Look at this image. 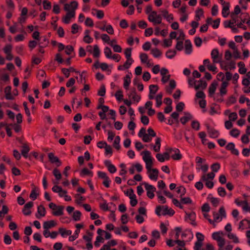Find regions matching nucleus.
<instances>
[{"mask_svg": "<svg viewBox=\"0 0 250 250\" xmlns=\"http://www.w3.org/2000/svg\"><path fill=\"white\" fill-rule=\"evenodd\" d=\"M146 13L148 14V20L153 22L154 24H158L162 23V18L161 15L158 14L155 11H152V7L151 5L146 6Z\"/></svg>", "mask_w": 250, "mask_h": 250, "instance_id": "nucleus-1", "label": "nucleus"}, {"mask_svg": "<svg viewBox=\"0 0 250 250\" xmlns=\"http://www.w3.org/2000/svg\"><path fill=\"white\" fill-rule=\"evenodd\" d=\"M175 244H177V246L174 248V250H187L185 248V242L184 241L176 240L173 241L169 239L167 241V244L170 247H173Z\"/></svg>", "mask_w": 250, "mask_h": 250, "instance_id": "nucleus-2", "label": "nucleus"}, {"mask_svg": "<svg viewBox=\"0 0 250 250\" xmlns=\"http://www.w3.org/2000/svg\"><path fill=\"white\" fill-rule=\"evenodd\" d=\"M162 209V214L163 215H166L167 214L169 215H173L175 213V211L172 208H168L167 206H158L156 207L155 209L156 214L158 216H160L161 215L160 212Z\"/></svg>", "mask_w": 250, "mask_h": 250, "instance_id": "nucleus-3", "label": "nucleus"}, {"mask_svg": "<svg viewBox=\"0 0 250 250\" xmlns=\"http://www.w3.org/2000/svg\"><path fill=\"white\" fill-rule=\"evenodd\" d=\"M213 216L214 221L216 222H219L222 220V218L226 217V213L224 207H221L219 210V212H213Z\"/></svg>", "mask_w": 250, "mask_h": 250, "instance_id": "nucleus-4", "label": "nucleus"}, {"mask_svg": "<svg viewBox=\"0 0 250 250\" xmlns=\"http://www.w3.org/2000/svg\"><path fill=\"white\" fill-rule=\"evenodd\" d=\"M197 238V241L195 243L194 247V250H204L203 248H202V241L204 239V236L200 232H197L196 234Z\"/></svg>", "mask_w": 250, "mask_h": 250, "instance_id": "nucleus-5", "label": "nucleus"}, {"mask_svg": "<svg viewBox=\"0 0 250 250\" xmlns=\"http://www.w3.org/2000/svg\"><path fill=\"white\" fill-rule=\"evenodd\" d=\"M48 157L49 161L52 164H55L57 167H60L62 165V162L59 158L55 156L54 154L52 152L48 154Z\"/></svg>", "mask_w": 250, "mask_h": 250, "instance_id": "nucleus-6", "label": "nucleus"}, {"mask_svg": "<svg viewBox=\"0 0 250 250\" xmlns=\"http://www.w3.org/2000/svg\"><path fill=\"white\" fill-rule=\"evenodd\" d=\"M194 88L196 90H198L199 89H205L207 86V83L202 80L199 81H195L194 82Z\"/></svg>", "mask_w": 250, "mask_h": 250, "instance_id": "nucleus-7", "label": "nucleus"}, {"mask_svg": "<svg viewBox=\"0 0 250 250\" xmlns=\"http://www.w3.org/2000/svg\"><path fill=\"white\" fill-rule=\"evenodd\" d=\"M208 132L211 138H216L219 136V132L208 125H207Z\"/></svg>", "mask_w": 250, "mask_h": 250, "instance_id": "nucleus-8", "label": "nucleus"}, {"mask_svg": "<svg viewBox=\"0 0 250 250\" xmlns=\"http://www.w3.org/2000/svg\"><path fill=\"white\" fill-rule=\"evenodd\" d=\"M33 206V203L31 201L28 202L26 203L23 209H22V213L25 215H29L31 213V211H30V208Z\"/></svg>", "mask_w": 250, "mask_h": 250, "instance_id": "nucleus-9", "label": "nucleus"}, {"mask_svg": "<svg viewBox=\"0 0 250 250\" xmlns=\"http://www.w3.org/2000/svg\"><path fill=\"white\" fill-rule=\"evenodd\" d=\"M78 4L77 1H73L70 4H65L64 6V9L65 11H68L72 10L71 11H74L75 12V10L78 7Z\"/></svg>", "mask_w": 250, "mask_h": 250, "instance_id": "nucleus-10", "label": "nucleus"}, {"mask_svg": "<svg viewBox=\"0 0 250 250\" xmlns=\"http://www.w3.org/2000/svg\"><path fill=\"white\" fill-rule=\"evenodd\" d=\"M211 56L214 63H218L220 62V58L219 57V51L217 49H213L212 50Z\"/></svg>", "mask_w": 250, "mask_h": 250, "instance_id": "nucleus-11", "label": "nucleus"}, {"mask_svg": "<svg viewBox=\"0 0 250 250\" xmlns=\"http://www.w3.org/2000/svg\"><path fill=\"white\" fill-rule=\"evenodd\" d=\"M169 151L174 152V154L171 155V158L175 160H180L182 158V155L180 154V150L177 148H169Z\"/></svg>", "mask_w": 250, "mask_h": 250, "instance_id": "nucleus-12", "label": "nucleus"}, {"mask_svg": "<svg viewBox=\"0 0 250 250\" xmlns=\"http://www.w3.org/2000/svg\"><path fill=\"white\" fill-rule=\"evenodd\" d=\"M75 13L74 11H70L67 13L62 21L65 24H68L70 22V19L75 16Z\"/></svg>", "mask_w": 250, "mask_h": 250, "instance_id": "nucleus-13", "label": "nucleus"}, {"mask_svg": "<svg viewBox=\"0 0 250 250\" xmlns=\"http://www.w3.org/2000/svg\"><path fill=\"white\" fill-rule=\"evenodd\" d=\"M104 164L105 167H107L108 171L110 173H114L116 171L117 169L116 167L111 163L110 161L105 160L104 162Z\"/></svg>", "mask_w": 250, "mask_h": 250, "instance_id": "nucleus-14", "label": "nucleus"}, {"mask_svg": "<svg viewBox=\"0 0 250 250\" xmlns=\"http://www.w3.org/2000/svg\"><path fill=\"white\" fill-rule=\"evenodd\" d=\"M128 97L136 102H139L141 99V97L137 94L135 89H133L130 92Z\"/></svg>", "mask_w": 250, "mask_h": 250, "instance_id": "nucleus-15", "label": "nucleus"}, {"mask_svg": "<svg viewBox=\"0 0 250 250\" xmlns=\"http://www.w3.org/2000/svg\"><path fill=\"white\" fill-rule=\"evenodd\" d=\"M186 219L187 220L188 218L191 221V224L193 226H196V223H195V218H196V214L194 212H192L190 213H186V216L185 217Z\"/></svg>", "mask_w": 250, "mask_h": 250, "instance_id": "nucleus-16", "label": "nucleus"}, {"mask_svg": "<svg viewBox=\"0 0 250 250\" xmlns=\"http://www.w3.org/2000/svg\"><path fill=\"white\" fill-rule=\"evenodd\" d=\"M228 83L227 82H223L220 88V94L221 96H223L227 93V87L228 86Z\"/></svg>", "mask_w": 250, "mask_h": 250, "instance_id": "nucleus-17", "label": "nucleus"}, {"mask_svg": "<svg viewBox=\"0 0 250 250\" xmlns=\"http://www.w3.org/2000/svg\"><path fill=\"white\" fill-rule=\"evenodd\" d=\"M30 151V147L29 146L27 145V144H23L22 146V149L21 150V153L22 156L25 158H27L28 157V153L29 151Z\"/></svg>", "mask_w": 250, "mask_h": 250, "instance_id": "nucleus-18", "label": "nucleus"}, {"mask_svg": "<svg viewBox=\"0 0 250 250\" xmlns=\"http://www.w3.org/2000/svg\"><path fill=\"white\" fill-rule=\"evenodd\" d=\"M217 83L216 82H213L209 86L208 88V96L212 97L213 95L214 94Z\"/></svg>", "mask_w": 250, "mask_h": 250, "instance_id": "nucleus-19", "label": "nucleus"}, {"mask_svg": "<svg viewBox=\"0 0 250 250\" xmlns=\"http://www.w3.org/2000/svg\"><path fill=\"white\" fill-rule=\"evenodd\" d=\"M64 207L62 206H58L57 208V209L55 210H53L52 212V214L54 216H61L63 214V209Z\"/></svg>", "mask_w": 250, "mask_h": 250, "instance_id": "nucleus-20", "label": "nucleus"}, {"mask_svg": "<svg viewBox=\"0 0 250 250\" xmlns=\"http://www.w3.org/2000/svg\"><path fill=\"white\" fill-rule=\"evenodd\" d=\"M56 223L54 220L44 222L43 225L44 229H49L56 225Z\"/></svg>", "mask_w": 250, "mask_h": 250, "instance_id": "nucleus-21", "label": "nucleus"}, {"mask_svg": "<svg viewBox=\"0 0 250 250\" xmlns=\"http://www.w3.org/2000/svg\"><path fill=\"white\" fill-rule=\"evenodd\" d=\"M185 116L180 119V121L183 125H185L188 121L192 118V116L190 113L185 112Z\"/></svg>", "mask_w": 250, "mask_h": 250, "instance_id": "nucleus-22", "label": "nucleus"}, {"mask_svg": "<svg viewBox=\"0 0 250 250\" xmlns=\"http://www.w3.org/2000/svg\"><path fill=\"white\" fill-rule=\"evenodd\" d=\"M192 52V44L189 40H187L185 41V53L187 54H189Z\"/></svg>", "mask_w": 250, "mask_h": 250, "instance_id": "nucleus-23", "label": "nucleus"}, {"mask_svg": "<svg viewBox=\"0 0 250 250\" xmlns=\"http://www.w3.org/2000/svg\"><path fill=\"white\" fill-rule=\"evenodd\" d=\"M143 154V159L145 162L147 161L152 160L151 153L148 150H145L142 152Z\"/></svg>", "mask_w": 250, "mask_h": 250, "instance_id": "nucleus-24", "label": "nucleus"}, {"mask_svg": "<svg viewBox=\"0 0 250 250\" xmlns=\"http://www.w3.org/2000/svg\"><path fill=\"white\" fill-rule=\"evenodd\" d=\"M59 232L61 234L62 237H65L66 236L70 235L72 233V231L70 230H66V229L60 228L59 229Z\"/></svg>", "mask_w": 250, "mask_h": 250, "instance_id": "nucleus-25", "label": "nucleus"}, {"mask_svg": "<svg viewBox=\"0 0 250 250\" xmlns=\"http://www.w3.org/2000/svg\"><path fill=\"white\" fill-rule=\"evenodd\" d=\"M151 171H152V173L149 174V178L151 180L156 181L158 177V170L156 168H153Z\"/></svg>", "mask_w": 250, "mask_h": 250, "instance_id": "nucleus-26", "label": "nucleus"}, {"mask_svg": "<svg viewBox=\"0 0 250 250\" xmlns=\"http://www.w3.org/2000/svg\"><path fill=\"white\" fill-rule=\"evenodd\" d=\"M215 177V174L214 172H212L210 173H208L207 174H203L201 177V180L202 181H207L209 179L213 180Z\"/></svg>", "mask_w": 250, "mask_h": 250, "instance_id": "nucleus-27", "label": "nucleus"}, {"mask_svg": "<svg viewBox=\"0 0 250 250\" xmlns=\"http://www.w3.org/2000/svg\"><path fill=\"white\" fill-rule=\"evenodd\" d=\"M124 87L125 89H128L131 83V79L128 75H126L124 79Z\"/></svg>", "mask_w": 250, "mask_h": 250, "instance_id": "nucleus-28", "label": "nucleus"}, {"mask_svg": "<svg viewBox=\"0 0 250 250\" xmlns=\"http://www.w3.org/2000/svg\"><path fill=\"white\" fill-rule=\"evenodd\" d=\"M229 3H227L226 5L223 6L222 14L224 17L226 18L229 14Z\"/></svg>", "mask_w": 250, "mask_h": 250, "instance_id": "nucleus-29", "label": "nucleus"}, {"mask_svg": "<svg viewBox=\"0 0 250 250\" xmlns=\"http://www.w3.org/2000/svg\"><path fill=\"white\" fill-rule=\"evenodd\" d=\"M161 139L159 137H157L155 141V145L153 146V149L155 152H159L161 147Z\"/></svg>", "mask_w": 250, "mask_h": 250, "instance_id": "nucleus-30", "label": "nucleus"}, {"mask_svg": "<svg viewBox=\"0 0 250 250\" xmlns=\"http://www.w3.org/2000/svg\"><path fill=\"white\" fill-rule=\"evenodd\" d=\"M140 58L142 62L146 63L147 65H148L149 60L148 59V56L146 53H141L140 55Z\"/></svg>", "mask_w": 250, "mask_h": 250, "instance_id": "nucleus-31", "label": "nucleus"}, {"mask_svg": "<svg viewBox=\"0 0 250 250\" xmlns=\"http://www.w3.org/2000/svg\"><path fill=\"white\" fill-rule=\"evenodd\" d=\"M163 94L162 93H159L156 97L155 100L156 101V106L159 107L162 104Z\"/></svg>", "mask_w": 250, "mask_h": 250, "instance_id": "nucleus-32", "label": "nucleus"}, {"mask_svg": "<svg viewBox=\"0 0 250 250\" xmlns=\"http://www.w3.org/2000/svg\"><path fill=\"white\" fill-rule=\"evenodd\" d=\"M38 213L41 216H44L45 215L46 211L45 208L42 205H40L38 207Z\"/></svg>", "mask_w": 250, "mask_h": 250, "instance_id": "nucleus-33", "label": "nucleus"}, {"mask_svg": "<svg viewBox=\"0 0 250 250\" xmlns=\"http://www.w3.org/2000/svg\"><path fill=\"white\" fill-rule=\"evenodd\" d=\"M80 175L82 176L85 175H90V176H92L93 173L91 171L89 170L87 168H84L81 171Z\"/></svg>", "mask_w": 250, "mask_h": 250, "instance_id": "nucleus-34", "label": "nucleus"}, {"mask_svg": "<svg viewBox=\"0 0 250 250\" xmlns=\"http://www.w3.org/2000/svg\"><path fill=\"white\" fill-rule=\"evenodd\" d=\"M120 137L119 136H117L115 137V139L114 141L113 146L117 150H119L120 148Z\"/></svg>", "mask_w": 250, "mask_h": 250, "instance_id": "nucleus-35", "label": "nucleus"}, {"mask_svg": "<svg viewBox=\"0 0 250 250\" xmlns=\"http://www.w3.org/2000/svg\"><path fill=\"white\" fill-rule=\"evenodd\" d=\"M151 53L155 58H158L162 55V52L157 48L152 49Z\"/></svg>", "mask_w": 250, "mask_h": 250, "instance_id": "nucleus-36", "label": "nucleus"}, {"mask_svg": "<svg viewBox=\"0 0 250 250\" xmlns=\"http://www.w3.org/2000/svg\"><path fill=\"white\" fill-rule=\"evenodd\" d=\"M176 51L174 50H168L166 54V55L167 58L169 59H172L176 55Z\"/></svg>", "mask_w": 250, "mask_h": 250, "instance_id": "nucleus-37", "label": "nucleus"}, {"mask_svg": "<svg viewBox=\"0 0 250 250\" xmlns=\"http://www.w3.org/2000/svg\"><path fill=\"white\" fill-rule=\"evenodd\" d=\"M53 174L57 180H59L62 178V174L58 169L54 168L53 171Z\"/></svg>", "mask_w": 250, "mask_h": 250, "instance_id": "nucleus-38", "label": "nucleus"}, {"mask_svg": "<svg viewBox=\"0 0 250 250\" xmlns=\"http://www.w3.org/2000/svg\"><path fill=\"white\" fill-rule=\"evenodd\" d=\"M100 51L98 45H95L93 47V56L95 58H98L100 56Z\"/></svg>", "mask_w": 250, "mask_h": 250, "instance_id": "nucleus-39", "label": "nucleus"}, {"mask_svg": "<svg viewBox=\"0 0 250 250\" xmlns=\"http://www.w3.org/2000/svg\"><path fill=\"white\" fill-rule=\"evenodd\" d=\"M81 212L80 211L76 210L74 212L73 214V219L75 221H79L81 219Z\"/></svg>", "mask_w": 250, "mask_h": 250, "instance_id": "nucleus-40", "label": "nucleus"}, {"mask_svg": "<svg viewBox=\"0 0 250 250\" xmlns=\"http://www.w3.org/2000/svg\"><path fill=\"white\" fill-rule=\"evenodd\" d=\"M150 94H155L158 90L159 87L157 85L151 84L149 86Z\"/></svg>", "mask_w": 250, "mask_h": 250, "instance_id": "nucleus-41", "label": "nucleus"}, {"mask_svg": "<svg viewBox=\"0 0 250 250\" xmlns=\"http://www.w3.org/2000/svg\"><path fill=\"white\" fill-rule=\"evenodd\" d=\"M169 86L171 89L169 90V88H167L166 91L169 93H171L172 92V90L174 89L176 87V83L174 80H171L170 81Z\"/></svg>", "mask_w": 250, "mask_h": 250, "instance_id": "nucleus-42", "label": "nucleus"}, {"mask_svg": "<svg viewBox=\"0 0 250 250\" xmlns=\"http://www.w3.org/2000/svg\"><path fill=\"white\" fill-rule=\"evenodd\" d=\"M228 237L229 239H232L233 242L235 243H238L239 242L238 237L232 233H229L228 234Z\"/></svg>", "mask_w": 250, "mask_h": 250, "instance_id": "nucleus-43", "label": "nucleus"}, {"mask_svg": "<svg viewBox=\"0 0 250 250\" xmlns=\"http://www.w3.org/2000/svg\"><path fill=\"white\" fill-rule=\"evenodd\" d=\"M220 168V165L218 163L213 164L211 166V169L213 172H216Z\"/></svg>", "mask_w": 250, "mask_h": 250, "instance_id": "nucleus-44", "label": "nucleus"}, {"mask_svg": "<svg viewBox=\"0 0 250 250\" xmlns=\"http://www.w3.org/2000/svg\"><path fill=\"white\" fill-rule=\"evenodd\" d=\"M204 11L202 9H199L196 11V15L195 18L197 21H199L200 20V17L203 16Z\"/></svg>", "mask_w": 250, "mask_h": 250, "instance_id": "nucleus-45", "label": "nucleus"}, {"mask_svg": "<svg viewBox=\"0 0 250 250\" xmlns=\"http://www.w3.org/2000/svg\"><path fill=\"white\" fill-rule=\"evenodd\" d=\"M38 195L39 194L36 192V188L34 187L30 194V198L34 200L37 198Z\"/></svg>", "mask_w": 250, "mask_h": 250, "instance_id": "nucleus-46", "label": "nucleus"}, {"mask_svg": "<svg viewBox=\"0 0 250 250\" xmlns=\"http://www.w3.org/2000/svg\"><path fill=\"white\" fill-rule=\"evenodd\" d=\"M130 119H131V121H130L128 123V128L130 130L134 131V130L136 127V125L133 121L134 120V118L131 117Z\"/></svg>", "mask_w": 250, "mask_h": 250, "instance_id": "nucleus-47", "label": "nucleus"}, {"mask_svg": "<svg viewBox=\"0 0 250 250\" xmlns=\"http://www.w3.org/2000/svg\"><path fill=\"white\" fill-rule=\"evenodd\" d=\"M187 178V176L185 174H183L182 176V180L185 181L186 183H188L189 182L192 181L194 178V175L193 174H190L188 176L187 178L188 179V181H187L186 180Z\"/></svg>", "mask_w": 250, "mask_h": 250, "instance_id": "nucleus-48", "label": "nucleus"}, {"mask_svg": "<svg viewBox=\"0 0 250 250\" xmlns=\"http://www.w3.org/2000/svg\"><path fill=\"white\" fill-rule=\"evenodd\" d=\"M42 4L43 9L45 10H49L51 8V2L46 0H43Z\"/></svg>", "mask_w": 250, "mask_h": 250, "instance_id": "nucleus-49", "label": "nucleus"}, {"mask_svg": "<svg viewBox=\"0 0 250 250\" xmlns=\"http://www.w3.org/2000/svg\"><path fill=\"white\" fill-rule=\"evenodd\" d=\"M104 53L107 58H111L112 51L108 47H105L104 49Z\"/></svg>", "mask_w": 250, "mask_h": 250, "instance_id": "nucleus-50", "label": "nucleus"}, {"mask_svg": "<svg viewBox=\"0 0 250 250\" xmlns=\"http://www.w3.org/2000/svg\"><path fill=\"white\" fill-rule=\"evenodd\" d=\"M80 233V230L76 229L73 235H71L69 237V240L70 241H73L78 237L79 233Z\"/></svg>", "mask_w": 250, "mask_h": 250, "instance_id": "nucleus-51", "label": "nucleus"}, {"mask_svg": "<svg viewBox=\"0 0 250 250\" xmlns=\"http://www.w3.org/2000/svg\"><path fill=\"white\" fill-rule=\"evenodd\" d=\"M191 127L196 130H199L200 129V123L197 121H193L191 123Z\"/></svg>", "mask_w": 250, "mask_h": 250, "instance_id": "nucleus-52", "label": "nucleus"}, {"mask_svg": "<svg viewBox=\"0 0 250 250\" xmlns=\"http://www.w3.org/2000/svg\"><path fill=\"white\" fill-rule=\"evenodd\" d=\"M240 134V131L236 128L232 129L230 131V135L234 137L237 138Z\"/></svg>", "mask_w": 250, "mask_h": 250, "instance_id": "nucleus-53", "label": "nucleus"}, {"mask_svg": "<svg viewBox=\"0 0 250 250\" xmlns=\"http://www.w3.org/2000/svg\"><path fill=\"white\" fill-rule=\"evenodd\" d=\"M144 185H145V188L147 190V191H155L156 188L154 187H153V186L149 185L148 184L146 183H144Z\"/></svg>", "mask_w": 250, "mask_h": 250, "instance_id": "nucleus-54", "label": "nucleus"}, {"mask_svg": "<svg viewBox=\"0 0 250 250\" xmlns=\"http://www.w3.org/2000/svg\"><path fill=\"white\" fill-rule=\"evenodd\" d=\"M115 96L117 100L118 101H121L122 100H123V98L124 96L123 94V92L121 90H118L116 92Z\"/></svg>", "mask_w": 250, "mask_h": 250, "instance_id": "nucleus-55", "label": "nucleus"}, {"mask_svg": "<svg viewBox=\"0 0 250 250\" xmlns=\"http://www.w3.org/2000/svg\"><path fill=\"white\" fill-rule=\"evenodd\" d=\"M220 234H223L222 232H215L212 233V237L213 239L216 240V241L220 239L221 238H222Z\"/></svg>", "mask_w": 250, "mask_h": 250, "instance_id": "nucleus-56", "label": "nucleus"}, {"mask_svg": "<svg viewBox=\"0 0 250 250\" xmlns=\"http://www.w3.org/2000/svg\"><path fill=\"white\" fill-rule=\"evenodd\" d=\"M241 12V9L239 5H236L234 7V11L231 14V18H233V16L237 15Z\"/></svg>", "mask_w": 250, "mask_h": 250, "instance_id": "nucleus-57", "label": "nucleus"}, {"mask_svg": "<svg viewBox=\"0 0 250 250\" xmlns=\"http://www.w3.org/2000/svg\"><path fill=\"white\" fill-rule=\"evenodd\" d=\"M75 197L76 198L75 202L77 204H81L82 202L84 200L83 197L81 196L79 194H76L75 196Z\"/></svg>", "mask_w": 250, "mask_h": 250, "instance_id": "nucleus-58", "label": "nucleus"}, {"mask_svg": "<svg viewBox=\"0 0 250 250\" xmlns=\"http://www.w3.org/2000/svg\"><path fill=\"white\" fill-rule=\"evenodd\" d=\"M105 94V88L104 85L101 86L100 89L98 91V95L100 96H104Z\"/></svg>", "mask_w": 250, "mask_h": 250, "instance_id": "nucleus-59", "label": "nucleus"}, {"mask_svg": "<svg viewBox=\"0 0 250 250\" xmlns=\"http://www.w3.org/2000/svg\"><path fill=\"white\" fill-rule=\"evenodd\" d=\"M133 62V60H132V59H128V60L127 59V60L126 61L125 63L123 65V66H124V68L125 69L129 68Z\"/></svg>", "mask_w": 250, "mask_h": 250, "instance_id": "nucleus-60", "label": "nucleus"}, {"mask_svg": "<svg viewBox=\"0 0 250 250\" xmlns=\"http://www.w3.org/2000/svg\"><path fill=\"white\" fill-rule=\"evenodd\" d=\"M177 192L179 194H181L180 196L182 197L186 193V188L182 186L178 188Z\"/></svg>", "mask_w": 250, "mask_h": 250, "instance_id": "nucleus-61", "label": "nucleus"}, {"mask_svg": "<svg viewBox=\"0 0 250 250\" xmlns=\"http://www.w3.org/2000/svg\"><path fill=\"white\" fill-rule=\"evenodd\" d=\"M218 193L221 197H224L226 195V192L224 188L219 187L218 188Z\"/></svg>", "mask_w": 250, "mask_h": 250, "instance_id": "nucleus-62", "label": "nucleus"}, {"mask_svg": "<svg viewBox=\"0 0 250 250\" xmlns=\"http://www.w3.org/2000/svg\"><path fill=\"white\" fill-rule=\"evenodd\" d=\"M181 202L184 204H191L192 200L189 197L182 198L181 197Z\"/></svg>", "mask_w": 250, "mask_h": 250, "instance_id": "nucleus-63", "label": "nucleus"}, {"mask_svg": "<svg viewBox=\"0 0 250 250\" xmlns=\"http://www.w3.org/2000/svg\"><path fill=\"white\" fill-rule=\"evenodd\" d=\"M12 239L11 237L7 234H5L4 236V242L7 245H9L11 243Z\"/></svg>", "mask_w": 250, "mask_h": 250, "instance_id": "nucleus-64", "label": "nucleus"}]
</instances>
